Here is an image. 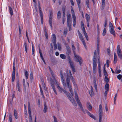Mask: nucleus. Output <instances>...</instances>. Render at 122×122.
I'll use <instances>...</instances> for the list:
<instances>
[{"instance_id":"nucleus-62","label":"nucleus","mask_w":122,"mask_h":122,"mask_svg":"<svg viewBox=\"0 0 122 122\" xmlns=\"http://www.w3.org/2000/svg\"><path fill=\"white\" fill-rule=\"evenodd\" d=\"M85 113H87V114L90 116L91 114V113L89 112L87 110H85Z\"/></svg>"},{"instance_id":"nucleus-58","label":"nucleus","mask_w":122,"mask_h":122,"mask_svg":"<svg viewBox=\"0 0 122 122\" xmlns=\"http://www.w3.org/2000/svg\"><path fill=\"white\" fill-rule=\"evenodd\" d=\"M51 45V48L50 50H51V51L52 52H53L54 50L53 48V45L52 43H51L50 44Z\"/></svg>"},{"instance_id":"nucleus-36","label":"nucleus","mask_w":122,"mask_h":122,"mask_svg":"<svg viewBox=\"0 0 122 122\" xmlns=\"http://www.w3.org/2000/svg\"><path fill=\"white\" fill-rule=\"evenodd\" d=\"M24 46L25 47V51L26 53H27L28 48L27 44L26 42H25L24 43Z\"/></svg>"},{"instance_id":"nucleus-29","label":"nucleus","mask_w":122,"mask_h":122,"mask_svg":"<svg viewBox=\"0 0 122 122\" xmlns=\"http://www.w3.org/2000/svg\"><path fill=\"white\" fill-rule=\"evenodd\" d=\"M65 94L66 95L69 100L71 99V98H73L72 97H71L70 96V94L68 92H67Z\"/></svg>"},{"instance_id":"nucleus-56","label":"nucleus","mask_w":122,"mask_h":122,"mask_svg":"<svg viewBox=\"0 0 122 122\" xmlns=\"http://www.w3.org/2000/svg\"><path fill=\"white\" fill-rule=\"evenodd\" d=\"M73 19V23H76V16L72 17Z\"/></svg>"},{"instance_id":"nucleus-2","label":"nucleus","mask_w":122,"mask_h":122,"mask_svg":"<svg viewBox=\"0 0 122 122\" xmlns=\"http://www.w3.org/2000/svg\"><path fill=\"white\" fill-rule=\"evenodd\" d=\"M70 78V76H69V75H68L66 79V81L67 85V87L69 88V90L71 94V96L72 97V96L73 95L74 93L73 91L72 90V88L71 86L69 83L70 80L69 79V78Z\"/></svg>"},{"instance_id":"nucleus-50","label":"nucleus","mask_w":122,"mask_h":122,"mask_svg":"<svg viewBox=\"0 0 122 122\" xmlns=\"http://www.w3.org/2000/svg\"><path fill=\"white\" fill-rule=\"evenodd\" d=\"M97 66V63H93V69H96Z\"/></svg>"},{"instance_id":"nucleus-48","label":"nucleus","mask_w":122,"mask_h":122,"mask_svg":"<svg viewBox=\"0 0 122 122\" xmlns=\"http://www.w3.org/2000/svg\"><path fill=\"white\" fill-rule=\"evenodd\" d=\"M104 81L106 82V83H108L109 81V79L108 77L107 76L106 77H105Z\"/></svg>"},{"instance_id":"nucleus-41","label":"nucleus","mask_w":122,"mask_h":122,"mask_svg":"<svg viewBox=\"0 0 122 122\" xmlns=\"http://www.w3.org/2000/svg\"><path fill=\"white\" fill-rule=\"evenodd\" d=\"M17 84L18 90L19 92H20L21 91V90L20 89V87L19 86L20 85L19 82L18 81L17 82Z\"/></svg>"},{"instance_id":"nucleus-37","label":"nucleus","mask_w":122,"mask_h":122,"mask_svg":"<svg viewBox=\"0 0 122 122\" xmlns=\"http://www.w3.org/2000/svg\"><path fill=\"white\" fill-rule=\"evenodd\" d=\"M86 17L87 22H89L90 19V16L89 15L87 14H86Z\"/></svg>"},{"instance_id":"nucleus-49","label":"nucleus","mask_w":122,"mask_h":122,"mask_svg":"<svg viewBox=\"0 0 122 122\" xmlns=\"http://www.w3.org/2000/svg\"><path fill=\"white\" fill-rule=\"evenodd\" d=\"M109 27L110 28H113L114 27L112 23L110 22H109Z\"/></svg>"},{"instance_id":"nucleus-54","label":"nucleus","mask_w":122,"mask_h":122,"mask_svg":"<svg viewBox=\"0 0 122 122\" xmlns=\"http://www.w3.org/2000/svg\"><path fill=\"white\" fill-rule=\"evenodd\" d=\"M84 36L86 38V40L87 41H88L89 40V39L87 33H86V32L85 33H84Z\"/></svg>"},{"instance_id":"nucleus-59","label":"nucleus","mask_w":122,"mask_h":122,"mask_svg":"<svg viewBox=\"0 0 122 122\" xmlns=\"http://www.w3.org/2000/svg\"><path fill=\"white\" fill-rule=\"evenodd\" d=\"M52 42L53 44H56V39H52Z\"/></svg>"},{"instance_id":"nucleus-64","label":"nucleus","mask_w":122,"mask_h":122,"mask_svg":"<svg viewBox=\"0 0 122 122\" xmlns=\"http://www.w3.org/2000/svg\"><path fill=\"white\" fill-rule=\"evenodd\" d=\"M54 50H56L57 49V46L56 44H54Z\"/></svg>"},{"instance_id":"nucleus-38","label":"nucleus","mask_w":122,"mask_h":122,"mask_svg":"<svg viewBox=\"0 0 122 122\" xmlns=\"http://www.w3.org/2000/svg\"><path fill=\"white\" fill-rule=\"evenodd\" d=\"M9 120L10 121V122H12V116L11 115V113H9Z\"/></svg>"},{"instance_id":"nucleus-34","label":"nucleus","mask_w":122,"mask_h":122,"mask_svg":"<svg viewBox=\"0 0 122 122\" xmlns=\"http://www.w3.org/2000/svg\"><path fill=\"white\" fill-rule=\"evenodd\" d=\"M32 55L34 56L35 55H34V53H35V49L34 48V46L33 45V43H32Z\"/></svg>"},{"instance_id":"nucleus-22","label":"nucleus","mask_w":122,"mask_h":122,"mask_svg":"<svg viewBox=\"0 0 122 122\" xmlns=\"http://www.w3.org/2000/svg\"><path fill=\"white\" fill-rule=\"evenodd\" d=\"M105 65H106V64H104V66L103 67V68L104 69V70H103V71H104V76H105V77H107V76L108 75H107V72L105 68Z\"/></svg>"},{"instance_id":"nucleus-47","label":"nucleus","mask_w":122,"mask_h":122,"mask_svg":"<svg viewBox=\"0 0 122 122\" xmlns=\"http://www.w3.org/2000/svg\"><path fill=\"white\" fill-rule=\"evenodd\" d=\"M67 26L69 28V30L70 31L71 28V24H70L69 22H67Z\"/></svg>"},{"instance_id":"nucleus-24","label":"nucleus","mask_w":122,"mask_h":122,"mask_svg":"<svg viewBox=\"0 0 122 122\" xmlns=\"http://www.w3.org/2000/svg\"><path fill=\"white\" fill-rule=\"evenodd\" d=\"M61 17V13L60 11H58L57 15V18L59 20Z\"/></svg>"},{"instance_id":"nucleus-17","label":"nucleus","mask_w":122,"mask_h":122,"mask_svg":"<svg viewBox=\"0 0 122 122\" xmlns=\"http://www.w3.org/2000/svg\"><path fill=\"white\" fill-rule=\"evenodd\" d=\"M99 113H102V108L101 104L99 105Z\"/></svg>"},{"instance_id":"nucleus-42","label":"nucleus","mask_w":122,"mask_h":122,"mask_svg":"<svg viewBox=\"0 0 122 122\" xmlns=\"http://www.w3.org/2000/svg\"><path fill=\"white\" fill-rule=\"evenodd\" d=\"M54 79V81H53V80H52V81H54H54H55L56 82L55 84L56 85L57 87H58V86H59V83L58 82H57L56 80L55 79Z\"/></svg>"},{"instance_id":"nucleus-51","label":"nucleus","mask_w":122,"mask_h":122,"mask_svg":"<svg viewBox=\"0 0 122 122\" xmlns=\"http://www.w3.org/2000/svg\"><path fill=\"white\" fill-rule=\"evenodd\" d=\"M58 88V90L60 91L61 92H62V91L63 90V89L61 87L59 86H58V87H57Z\"/></svg>"},{"instance_id":"nucleus-7","label":"nucleus","mask_w":122,"mask_h":122,"mask_svg":"<svg viewBox=\"0 0 122 122\" xmlns=\"http://www.w3.org/2000/svg\"><path fill=\"white\" fill-rule=\"evenodd\" d=\"M15 66H13V70L12 75V81L13 82H14L15 79Z\"/></svg>"},{"instance_id":"nucleus-3","label":"nucleus","mask_w":122,"mask_h":122,"mask_svg":"<svg viewBox=\"0 0 122 122\" xmlns=\"http://www.w3.org/2000/svg\"><path fill=\"white\" fill-rule=\"evenodd\" d=\"M75 57L76 59V61L79 62L80 65L81 66V65L83 62L81 58L78 55H76Z\"/></svg>"},{"instance_id":"nucleus-18","label":"nucleus","mask_w":122,"mask_h":122,"mask_svg":"<svg viewBox=\"0 0 122 122\" xmlns=\"http://www.w3.org/2000/svg\"><path fill=\"white\" fill-rule=\"evenodd\" d=\"M70 100L75 106L76 107L77 106V104L73 98H71V99Z\"/></svg>"},{"instance_id":"nucleus-30","label":"nucleus","mask_w":122,"mask_h":122,"mask_svg":"<svg viewBox=\"0 0 122 122\" xmlns=\"http://www.w3.org/2000/svg\"><path fill=\"white\" fill-rule=\"evenodd\" d=\"M14 113L15 118L17 119L18 118L17 113L16 110L15 109L14 110Z\"/></svg>"},{"instance_id":"nucleus-43","label":"nucleus","mask_w":122,"mask_h":122,"mask_svg":"<svg viewBox=\"0 0 122 122\" xmlns=\"http://www.w3.org/2000/svg\"><path fill=\"white\" fill-rule=\"evenodd\" d=\"M33 77V73L32 72H31L30 73V78L31 80V82H32V81Z\"/></svg>"},{"instance_id":"nucleus-23","label":"nucleus","mask_w":122,"mask_h":122,"mask_svg":"<svg viewBox=\"0 0 122 122\" xmlns=\"http://www.w3.org/2000/svg\"><path fill=\"white\" fill-rule=\"evenodd\" d=\"M9 10L11 16H12L13 15V11L11 7L9 6Z\"/></svg>"},{"instance_id":"nucleus-11","label":"nucleus","mask_w":122,"mask_h":122,"mask_svg":"<svg viewBox=\"0 0 122 122\" xmlns=\"http://www.w3.org/2000/svg\"><path fill=\"white\" fill-rule=\"evenodd\" d=\"M98 72L99 76L100 77L102 76L101 73V66L100 62L99 61L98 64Z\"/></svg>"},{"instance_id":"nucleus-14","label":"nucleus","mask_w":122,"mask_h":122,"mask_svg":"<svg viewBox=\"0 0 122 122\" xmlns=\"http://www.w3.org/2000/svg\"><path fill=\"white\" fill-rule=\"evenodd\" d=\"M52 16H49V22L50 25L51 26V28L52 27Z\"/></svg>"},{"instance_id":"nucleus-13","label":"nucleus","mask_w":122,"mask_h":122,"mask_svg":"<svg viewBox=\"0 0 122 122\" xmlns=\"http://www.w3.org/2000/svg\"><path fill=\"white\" fill-rule=\"evenodd\" d=\"M76 0L79 10L80 11L81 8V6L80 4L81 3V0Z\"/></svg>"},{"instance_id":"nucleus-46","label":"nucleus","mask_w":122,"mask_h":122,"mask_svg":"<svg viewBox=\"0 0 122 122\" xmlns=\"http://www.w3.org/2000/svg\"><path fill=\"white\" fill-rule=\"evenodd\" d=\"M86 2L87 7L88 8H89V0H86Z\"/></svg>"},{"instance_id":"nucleus-31","label":"nucleus","mask_w":122,"mask_h":122,"mask_svg":"<svg viewBox=\"0 0 122 122\" xmlns=\"http://www.w3.org/2000/svg\"><path fill=\"white\" fill-rule=\"evenodd\" d=\"M78 35L81 41L84 40L83 37L81 33H79V35Z\"/></svg>"},{"instance_id":"nucleus-27","label":"nucleus","mask_w":122,"mask_h":122,"mask_svg":"<svg viewBox=\"0 0 122 122\" xmlns=\"http://www.w3.org/2000/svg\"><path fill=\"white\" fill-rule=\"evenodd\" d=\"M75 99L76 101L80 100L79 99L78 97L76 92V91H75Z\"/></svg>"},{"instance_id":"nucleus-55","label":"nucleus","mask_w":122,"mask_h":122,"mask_svg":"<svg viewBox=\"0 0 122 122\" xmlns=\"http://www.w3.org/2000/svg\"><path fill=\"white\" fill-rule=\"evenodd\" d=\"M106 32V29L105 28H104L103 30V32L102 33L103 36H104L105 35Z\"/></svg>"},{"instance_id":"nucleus-45","label":"nucleus","mask_w":122,"mask_h":122,"mask_svg":"<svg viewBox=\"0 0 122 122\" xmlns=\"http://www.w3.org/2000/svg\"><path fill=\"white\" fill-rule=\"evenodd\" d=\"M76 102L78 105L79 106L80 108L81 107H82V104H81L80 100H79L78 101H76Z\"/></svg>"},{"instance_id":"nucleus-20","label":"nucleus","mask_w":122,"mask_h":122,"mask_svg":"<svg viewBox=\"0 0 122 122\" xmlns=\"http://www.w3.org/2000/svg\"><path fill=\"white\" fill-rule=\"evenodd\" d=\"M99 122H102V113H99Z\"/></svg>"},{"instance_id":"nucleus-61","label":"nucleus","mask_w":122,"mask_h":122,"mask_svg":"<svg viewBox=\"0 0 122 122\" xmlns=\"http://www.w3.org/2000/svg\"><path fill=\"white\" fill-rule=\"evenodd\" d=\"M90 117L94 120L96 119V118L95 117V116L92 114H91L90 116Z\"/></svg>"},{"instance_id":"nucleus-44","label":"nucleus","mask_w":122,"mask_h":122,"mask_svg":"<svg viewBox=\"0 0 122 122\" xmlns=\"http://www.w3.org/2000/svg\"><path fill=\"white\" fill-rule=\"evenodd\" d=\"M76 102L78 105L79 106L80 108L81 107H82V104H81L80 100H79L78 101H76Z\"/></svg>"},{"instance_id":"nucleus-4","label":"nucleus","mask_w":122,"mask_h":122,"mask_svg":"<svg viewBox=\"0 0 122 122\" xmlns=\"http://www.w3.org/2000/svg\"><path fill=\"white\" fill-rule=\"evenodd\" d=\"M61 76V77L62 81L65 89H66V85L65 80V78L63 76V75L62 74V72L61 71L60 72Z\"/></svg>"},{"instance_id":"nucleus-16","label":"nucleus","mask_w":122,"mask_h":122,"mask_svg":"<svg viewBox=\"0 0 122 122\" xmlns=\"http://www.w3.org/2000/svg\"><path fill=\"white\" fill-rule=\"evenodd\" d=\"M109 85L108 83H106L105 86V90L107 91H108L109 88Z\"/></svg>"},{"instance_id":"nucleus-1","label":"nucleus","mask_w":122,"mask_h":122,"mask_svg":"<svg viewBox=\"0 0 122 122\" xmlns=\"http://www.w3.org/2000/svg\"><path fill=\"white\" fill-rule=\"evenodd\" d=\"M67 52H66V56H67V58L69 63L71 67V68L73 73L75 72L76 71L75 68L74 63L71 61L69 56V55L71 54V48L69 46L66 47Z\"/></svg>"},{"instance_id":"nucleus-9","label":"nucleus","mask_w":122,"mask_h":122,"mask_svg":"<svg viewBox=\"0 0 122 122\" xmlns=\"http://www.w3.org/2000/svg\"><path fill=\"white\" fill-rule=\"evenodd\" d=\"M86 106L88 109L90 111H91L92 110V106L89 102H87L86 104Z\"/></svg>"},{"instance_id":"nucleus-8","label":"nucleus","mask_w":122,"mask_h":122,"mask_svg":"<svg viewBox=\"0 0 122 122\" xmlns=\"http://www.w3.org/2000/svg\"><path fill=\"white\" fill-rule=\"evenodd\" d=\"M54 83H54V81H52L51 82V85L54 92L55 93V94L56 95L57 93L55 87Z\"/></svg>"},{"instance_id":"nucleus-52","label":"nucleus","mask_w":122,"mask_h":122,"mask_svg":"<svg viewBox=\"0 0 122 122\" xmlns=\"http://www.w3.org/2000/svg\"><path fill=\"white\" fill-rule=\"evenodd\" d=\"M38 5L39 6V12L40 13H43L42 11L41 10V8L40 7V3L38 4Z\"/></svg>"},{"instance_id":"nucleus-21","label":"nucleus","mask_w":122,"mask_h":122,"mask_svg":"<svg viewBox=\"0 0 122 122\" xmlns=\"http://www.w3.org/2000/svg\"><path fill=\"white\" fill-rule=\"evenodd\" d=\"M71 17V16L70 14L69 13L67 14V22H70V18Z\"/></svg>"},{"instance_id":"nucleus-32","label":"nucleus","mask_w":122,"mask_h":122,"mask_svg":"<svg viewBox=\"0 0 122 122\" xmlns=\"http://www.w3.org/2000/svg\"><path fill=\"white\" fill-rule=\"evenodd\" d=\"M94 87L96 89V91H97V86L96 84V81L95 80H94Z\"/></svg>"},{"instance_id":"nucleus-63","label":"nucleus","mask_w":122,"mask_h":122,"mask_svg":"<svg viewBox=\"0 0 122 122\" xmlns=\"http://www.w3.org/2000/svg\"><path fill=\"white\" fill-rule=\"evenodd\" d=\"M57 44H58V49L59 50L61 51V44L59 43H58Z\"/></svg>"},{"instance_id":"nucleus-33","label":"nucleus","mask_w":122,"mask_h":122,"mask_svg":"<svg viewBox=\"0 0 122 122\" xmlns=\"http://www.w3.org/2000/svg\"><path fill=\"white\" fill-rule=\"evenodd\" d=\"M40 17H41V23L42 24L43 23V13H41L40 14Z\"/></svg>"},{"instance_id":"nucleus-39","label":"nucleus","mask_w":122,"mask_h":122,"mask_svg":"<svg viewBox=\"0 0 122 122\" xmlns=\"http://www.w3.org/2000/svg\"><path fill=\"white\" fill-rule=\"evenodd\" d=\"M44 32L45 33V35L46 37V39H48V35L47 34V31L46 30V28H45V29L44 30Z\"/></svg>"},{"instance_id":"nucleus-53","label":"nucleus","mask_w":122,"mask_h":122,"mask_svg":"<svg viewBox=\"0 0 122 122\" xmlns=\"http://www.w3.org/2000/svg\"><path fill=\"white\" fill-rule=\"evenodd\" d=\"M81 41H82V42L83 44L84 45L85 48H86V44L85 43V41L84 40H82Z\"/></svg>"},{"instance_id":"nucleus-26","label":"nucleus","mask_w":122,"mask_h":122,"mask_svg":"<svg viewBox=\"0 0 122 122\" xmlns=\"http://www.w3.org/2000/svg\"><path fill=\"white\" fill-rule=\"evenodd\" d=\"M25 75L26 77V79H27L28 76V71L25 70Z\"/></svg>"},{"instance_id":"nucleus-6","label":"nucleus","mask_w":122,"mask_h":122,"mask_svg":"<svg viewBox=\"0 0 122 122\" xmlns=\"http://www.w3.org/2000/svg\"><path fill=\"white\" fill-rule=\"evenodd\" d=\"M28 109L30 121H32L31 115L30 107L29 102H28Z\"/></svg>"},{"instance_id":"nucleus-15","label":"nucleus","mask_w":122,"mask_h":122,"mask_svg":"<svg viewBox=\"0 0 122 122\" xmlns=\"http://www.w3.org/2000/svg\"><path fill=\"white\" fill-rule=\"evenodd\" d=\"M91 92L89 91V92L90 96L92 97L94 94V93L93 92V89L92 86H91Z\"/></svg>"},{"instance_id":"nucleus-10","label":"nucleus","mask_w":122,"mask_h":122,"mask_svg":"<svg viewBox=\"0 0 122 122\" xmlns=\"http://www.w3.org/2000/svg\"><path fill=\"white\" fill-rule=\"evenodd\" d=\"M109 31L111 34L113 35L114 37L115 36V32L114 28H110L109 29Z\"/></svg>"},{"instance_id":"nucleus-12","label":"nucleus","mask_w":122,"mask_h":122,"mask_svg":"<svg viewBox=\"0 0 122 122\" xmlns=\"http://www.w3.org/2000/svg\"><path fill=\"white\" fill-rule=\"evenodd\" d=\"M114 64H116L117 61V59L116 54L115 52L114 53Z\"/></svg>"},{"instance_id":"nucleus-60","label":"nucleus","mask_w":122,"mask_h":122,"mask_svg":"<svg viewBox=\"0 0 122 122\" xmlns=\"http://www.w3.org/2000/svg\"><path fill=\"white\" fill-rule=\"evenodd\" d=\"M121 53H117L119 57L121 59H122V54Z\"/></svg>"},{"instance_id":"nucleus-40","label":"nucleus","mask_w":122,"mask_h":122,"mask_svg":"<svg viewBox=\"0 0 122 122\" xmlns=\"http://www.w3.org/2000/svg\"><path fill=\"white\" fill-rule=\"evenodd\" d=\"M66 74H67V76H68V75H69V76H70V78H69V79L70 80V79L71 78V77H72V74H71V71H70H70H69V73H70V75H69L68 74V71H66ZM67 77H66L67 78Z\"/></svg>"},{"instance_id":"nucleus-5","label":"nucleus","mask_w":122,"mask_h":122,"mask_svg":"<svg viewBox=\"0 0 122 122\" xmlns=\"http://www.w3.org/2000/svg\"><path fill=\"white\" fill-rule=\"evenodd\" d=\"M62 9L63 15V17L62 18V22L63 24H64L65 21V16L66 6H64L62 7Z\"/></svg>"},{"instance_id":"nucleus-19","label":"nucleus","mask_w":122,"mask_h":122,"mask_svg":"<svg viewBox=\"0 0 122 122\" xmlns=\"http://www.w3.org/2000/svg\"><path fill=\"white\" fill-rule=\"evenodd\" d=\"M105 0H102V10H103L105 6Z\"/></svg>"},{"instance_id":"nucleus-25","label":"nucleus","mask_w":122,"mask_h":122,"mask_svg":"<svg viewBox=\"0 0 122 122\" xmlns=\"http://www.w3.org/2000/svg\"><path fill=\"white\" fill-rule=\"evenodd\" d=\"M47 106L46 105L45 103L44 104V109L43 112L44 113H45L47 111Z\"/></svg>"},{"instance_id":"nucleus-35","label":"nucleus","mask_w":122,"mask_h":122,"mask_svg":"<svg viewBox=\"0 0 122 122\" xmlns=\"http://www.w3.org/2000/svg\"><path fill=\"white\" fill-rule=\"evenodd\" d=\"M60 56L61 58L63 59H65L66 58V56L63 54H60Z\"/></svg>"},{"instance_id":"nucleus-28","label":"nucleus","mask_w":122,"mask_h":122,"mask_svg":"<svg viewBox=\"0 0 122 122\" xmlns=\"http://www.w3.org/2000/svg\"><path fill=\"white\" fill-rule=\"evenodd\" d=\"M117 53H121L122 51L121 50V49L120 48V45H118L117 46Z\"/></svg>"},{"instance_id":"nucleus-57","label":"nucleus","mask_w":122,"mask_h":122,"mask_svg":"<svg viewBox=\"0 0 122 122\" xmlns=\"http://www.w3.org/2000/svg\"><path fill=\"white\" fill-rule=\"evenodd\" d=\"M122 77V75L119 74L117 76V78L119 80H120Z\"/></svg>"}]
</instances>
